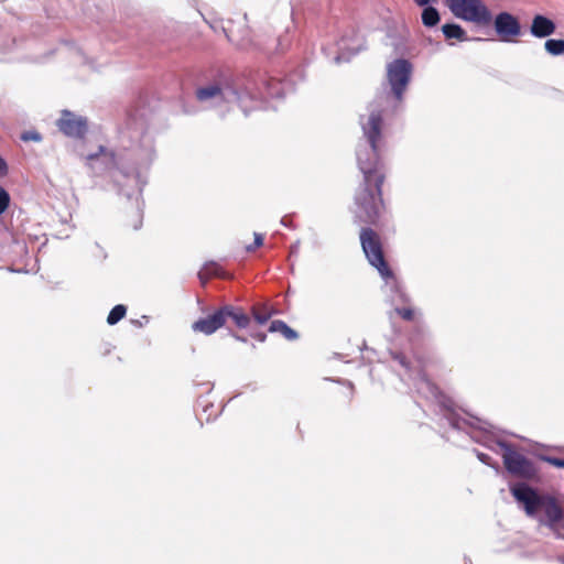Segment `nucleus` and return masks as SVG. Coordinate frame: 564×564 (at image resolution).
<instances>
[{
	"label": "nucleus",
	"instance_id": "1",
	"mask_svg": "<svg viewBox=\"0 0 564 564\" xmlns=\"http://www.w3.org/2000/svg\"><path fill=\"white\" fill-rule=\"evenodd\" d=\"M389 94L378 96L369 105V115L361 118V129L368 147L357 152V162L362 173V182L354 194L355 220L359 224L378 227L387 214V206L382 197V186L386 172L381 155L387 148L383 111Z\"/></svg>",
	"mask_w": 564,
	"mask_h": 564
},
{
	"label": "nucleus",
	"instance_id": "2",
	"mask_svg": "<svg viewBox=\"0 0 564 564\" xmlns=\"http://www.w3.org/2000/svg\"><path fill=\"white\" fill-rule=\"evenodd\" d=\"M359 240L369 263L378 270L384 280L392 279L393 272L386 260L379 232L370 226L362 227L359 232Z\"/></svg>",
	"mask_w": 564,
	"mask_h": 564
},
{
	"label": "nucleus",
	"instance_id": "3",
	"mask_svg": "<svg viewBox=\"0 0 564 564\" xmlns=\"http://www.w3.org/2000/svg\"><path fill=\"white\" fill-rule=\"evenodd\" d=\"M449 11L458 19L487 26L492 22V14L481 0H445Z\"/></svg>",
	"mask_w": 564,
	"mask_h": 564
},
{
	"label": "nucleus",
	"instance_id": "4",
	"mask_svg": "<svg viewBox=\"0 0 564 564\" xmlns=\"http://www.w3.org/2000/svg\"><path fill=\"white\" fill-rule=\"evenodd\" d=\"M506 470L513 477L531 480L538 476V468L531 459L524 456L514 445L499 443Z\"/></svg>",
	"mask_w": 564,
	"mask_h": 564
},
{
	"label": "nucleus",
	"instance_id": "5",
	"mask_svg": "<svg viewBox=\"0 0 564 564\" xmlns=\"http://www.w3.org/2000/svg\"><path fill=\"white\" fill-rule=\"evenodd\" d=\"M412 74V64L404 58H398L387 66V78L391 93L397 102H401Z\"/></svg>",
	"mask_w": 564,
	"mask_h": 564
},
{
	"label": "nucleus",
	"instance_id": "6",
	"mask_svg": "<svg viewBox=\"0 0 564 564\" xmlns=\"http://www.w3.org/2000/svg\"><path fill=\"white\" fill-rule=\"evenodd\" d=\"M511 494L516 500L524 506L529 516H533L540 510L544 496H540L533 488L525 484H517L511 487Z\"/></svg>",
	"mask_w": 564,
	"mask_h": 564
},
{
	"label": "nucleus",
	"instance_id": "7",
	"mask_svg": "<svg viewBox=\"0 0 564 564\" xmlns=\"http://www.w3.org/2000/svg\"><path fill=\"white\" fill-rule=\"evenodd\" d=\"M57 126L64 134L72 138H83L87 132V120L68 110L62 112Z\"/></svg>",
	"mask_w": 564,
	"mask_h": 564
},
{
	"label": "nucleus",
	"instance_id": "8",
	"mask_svg": "<svg viewBox=\"0 0 564 564\" xmlns=\"http://www.w3.org/2000/svg\"><path fill=\"white\" fill-rule=\"evenodd\" d=\"M225 325V315L223 306L216 308L210 314L202 317L192 324V329L195 333H202L204 335H212Z\"/></svg>",
	"mask_w": 564,
	"mask_h": 564
},
{
	"label": "nucleus",
	"instance_id": "9",
	"mask_svg": "<svg viewBox=\"0 0 564 564\" xmlns=\"http://www.w3.org/2000/svg\"><path fill=\"white\" fill-rule=\"evenodd\" d=\"M495 29L503 41L518 36L521 32L519 21L508 12H501L496 17Z\"/></svg>",
	"mask_w": 564,
	"mask_h": 564
},
{
	"label": "nucleus",
	"instance_id": "10",
	"mask_svg": "<svg viewBox=\"0 0 564 564\" xmlns=\"http://www.w3.org/2000/svg\"><path fill=\"white\" fill-rule=\"evenodd\" d=\"M225 325L231 322L238 328H247L251 322L248 314L241 307L234 305H224Z\"/></svg>",
	"mask_w": 564,
	"mask_h": 564
},
{
	"label": "nucleus",
	"instance_id": "11",
	"mask_svg": "<svg viewBox=\"0 0 564 564\" xmlns=\"http://www.w3.org/2000/svg\"><path fill=\"white\" fill-rule=\"evenodd\" d=\"M555 23L549 18L538 14L533 18L531 33L535 37H546L555 32Z\"/></svg>",
	"mask_w": 564,
	"mask_h": 564
},
{
	"label": "nucleus",
	"instance_id": "12",
	"mask_svg": "<svg viewBox=\"0 0 564 564\" xmlns=\"http://www.w3.org/2000/svg\"><path fill=\"white\" fill-rule=\"evenodd\" d=\"M540 510H542L552 523L557 522L562 518V508L558 506L555 499L551 497H544L543 503H541Z\"/></svg>",
	"mask_w": 564,
	"mask_h": 564
},
{
	"label": "nucleus",
	"instance_id": "13",
	"mask_svg": "<svg viewBox=\"0 0 564 564\" xmlns=\"http://www.w3.org/2000/svg\"><path fill=\"white\" fill-rule=\"evenodd\" d=\"M102 158L107 169L117 167L116 153L108 151L105 147L100 145L97 153L88 154L86 156L87 162L90 164L94 160Z\"/></svg>",
	"mask_w": 564,
	"mask_h": 564
},
{
	"label": "nucleus",
	"instance_id": "14",
	"mask_svg": "<svg viewBox=\"0 0 564 564\" xmlns=\"http://www.w3.org/2000/svg\"><path fill=\"white\" fill-rule=\"evenodd\" d=\"M226 278L223 269L215 262L206 263L203 269L198 272V278L202 284H206L212 278Z\"/></svg>",
	"mask_w": 564,
	"mask_h": 564
},
{
	"label": "nucleus",
	"instance_id": "15",
	"mask_svg": "<svg viewBox=\"0 0 564 564\" xmlns=\"http://www.w3.org/2000/svg\"><path fill=\"white\" fill-rule=\"evenodd\" d=\"M223 96L221 87L218 84L199 87L196 90V98L199 101H207Z\"/></svg>",
	"mask_w": 564,
	"mask_h": 564
},
{
	"label": "nucleus",
	"instance_id": "16",
	"mask_svg": "<svg viewBox=\"0 0 564 564\" xmlns=\"http://www.w3.org/2000/svg\"><path fill=\"white\" fill-rule=\"evenodd\" d=\"M269 330L271 333L282 334L283 337L288 340H295L299 337L297 333L294 329L289 327L283 321L280 319L272 321Z\"/></svg>",
	"mask_w": 564,
	"mask_h": 564
},
{
	"label": "nucleus",
	"instance_id": "17",
	"mask_svg": "<svg viewBox=\"0 0 564 564\" xmlns=\"http://www.w3.org/2000/svg\"><path fill=\"white\" fill-rule=\"evenodd\" d=\"M442 32L447 40L456 39L458 41H466V31L456 23H447L442 26Z\"/></svg>",
	"mask_w": 564,
	"mask_h": 564
},
{
	"label": "nucleus",
	"instance_id": "18",
	"mask_svg": "<svg viewBox=\"0 0 564 564\" xmlns=\"http://www.w3.org/2000/svg\"><path fill=\"white\" fill-rule=\"evenodd\" d=\"M422 23L427 28L438 24L441 18L438 11L434 7H425L422 12Z\"/></svg>",
	"mask_w": 564,
	"mask_h": 564
},
{
	"label": "nucleus",
	"instance_id": "19",
	"mask_svg": "<svg viewBox=\"0 0 564 564\" xmlns=\"http://www.w3.org/2000/svg\"><path fill=\"white\" fill-rule=\"evenodd\" d=\"M252 316L259 325H264L271 317V312L263 304H256L251 308Z\"/></svg>",
	"mask_w": 564,
	"mask_h": 564
},
{
	"label": "nucleus",
	"instance_id": "20",
	"mask_svg": "<svg viewBox=\"0 0 564 564\" xmlns=\"http://www.w3.org/2000/svg\"><path fill=\"white\" fill-rule=\"evenodd\" d=\"M126 313H127V307L124 305H122V304L116 305L115 307H112V310L108 314L107 323L109 325L117 324L119 321H121L126 316Z\"/></svg>",
	"mask_w": 564,
	"mask_h": 564
},
{
	"label": "nucleus",
	"instance_id": "21",
	"mask_svg": "<svg viewBox=\"0 0 564 564\" xmlns=\"http://www.w3.org/2000/svg\"><path fill=\"white\" fill-rule=\"evenodd\" d=\"M544 47L552 55H561L564 53V40L550 39L545 42Z\"/></svg>",
	"mask_w": 564,
	"mask_h": 564
},
{
	"label": "nucleus",
	"instance_id": "22",
	"mask_svg": "<svg viewBox=\"0 0 564 564\" xmlns=\"http://www.w3.org/2000/svg\"><path fill=\"white\" fill-rule=\"evenodd\" d=\"M9 204H10L9 193L4 188L0 187V215L3 214L8 209Z\"/></svg>",
	"mask_w": 564,
	"mask_h": 564
},
{
	"label": "nucleus",
	"instance_id": "23",
	"mask_svg": "<svg viewBox=\"0 0 564 564\" xmlns=\"http://www.w3.org/2000/svg\"><path fill=\"white\" fill-rule=\"evenodd\" d=\"M391 357L393 360H395L401 367H403L406 370H410V362L402 352L393 351L391 352Z\"/></svg>",
	"mask_w": 564,
	"mask_h": 564
},
{
	"label": "nucleus",
	"instance_id": "24",
	"mask_svg": "<svg viewBox=\"0 0 564 564\" xmlns=\"http://www.w3.org/2000/svg\"><path fill=\"white\" fill-rule=\"evenodd\" d=\"M395 312L404 321L410 322L414 319V311L410 307L395 308Z\"/></svg>",
	"mask_w": 564,
	"mask_h": 564
},
{
	"label": "nucleus",
	"instance_id": "25",
	"mask_svg": "<svg viewBox=\"0 0 564 564\" xmlns=\"http://www.w3.org/2000/svg\"><path fill=\"white\" fill-rule=\"evenodd\" d=\"M21 139L23 141H35V142H39L41 141V135L39 132L36 131H26L24 132L22 135H21Z\"/></svg>",
	"mask_w": 564,
	"mask_h": 564
},
{
	"label": "nucleus",
	"instance_id": "26",
	"mask_svg": "<svg viewBox=\"0 0 564 564\" xmlns=\"http://www.w3.org/2000/svg\"><path fill=\"white\" fill-rule=\"evenodd\" d=\"M263 245V236L261 234H254V242L253 245L247 246V251H253L257 248H260Z\"/></svg>",
	"mask_w": 564,
	"mask_h": 564
},
{
	"label": "nucleus",
	"instance_id": "27",
	"mask_svg": "<svg viewBox=\"0 0 564 564\" xmlns=\"http://www.w3.org/2000/svg\"><path fill=\"white\" fill-rule=\"evenodd\" d=\"M543 459L551 464L552 466H555L557 468H564V459L562 458L545 456L543 457Z\"/></svg>",
	"mask_w": 564,
	"mask_h": 564
},
{
	"label": "nucleus",
	"instance_id": "28",
	"mask_svg": "<svg viewBox=\"0 0 564 564\" xmlns=\"http://www.w3.org/2000/svg\"><path fill=\"white\" fill-rule=\"evenodd\" d=\"M8 172V166L6 161L0 156V176L6 175Z\"/></svg>",
	"mask_w": 564,
	"mask_h": 564
},
{
	"label": "nucleus",
	"instance_id": "29",
	"mask_svg": "<svg viewBox=\"0 0 564 564\" xmlns=\"http://www.w3.org/2000/svg\"><path fill=\"white\" fill-rule=\"evenodd\" d=\"M431 0H414V2L419 6V7H425L429 4Z\"/></svg>",
	"mask_w": 564,
	"mask_h": 564
},
{
	"label": "nucleus",
	"instance_id": "30",
	"mask_svg": "<svg viewBox=\"0 0 564 564\" xmlns=\"http://www.w3.org/2000/svg\"><path fill=\"white\" fill-rule=\"evenodd\" d=\"M265 334L263 333H258L254 335V338H257L259 341H264L265 340Z\"/></svg>",
	"mask_w": 564,
	"mask_h": 564
},
{
	"label": "nucleus",
	"instance_id": "31",
	"mask_svg": "<svg viewBox=\"0 0 564 564\" xmlns=\"http://www.w3.org/2000/svg\"><path fill=\"white\" fill-rule=\"evenodd\" d=\"M479 458H480V460H481V462L487 463L486 458H488V455H486V454H480V455H479Z\"/></svg>",
	"mask_w": 564,
	"mask_h": 564
},
{
	"label": "nucleus",
	"instance_id": "32",
	"mask_svg": "<svg viewBox=\"0 0 564 564\" xmlns=\"http://www.w3.org/2000/svg\"><path fill=\"white\" fill-rule=\"evenodd\" d=\"M236 338L245 341V339L241 338L240 336H236Z\"/></svg>",
	"mask_w": 564,
	"mask_h": 564
},
{
	"label": "nucleus",
	"instance_id": "33",
	"mask_svg": "<svg viewBox=\"0 0 564 564\" xmlns=\"http://www.w3.org/2000/svg\"><path fill=\"white\" fill-rule=\"evenodd\" d=\"M562 564H564V557L562 558Z\"/></svg>",
	"mask_w": 564,
	"mask_h": 564
}]
</instances>
